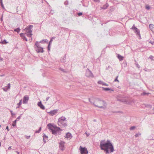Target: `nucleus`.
I'll use <instances>...</instances> for the list:
<instances>
[{"label":"nucleus","instance_id":"nucleus-7","mask_svg":"<svg viewBox=\"0 0 154 154\" xmlns=\"http://www.w3.org/2000/svg\"><path fill=\"white\" fill-rule=\"evenodd\" d=\"M85 75L87 77H93L92 72L88 69L86 70Z\"/></svg>","mask_w":154,"mask_h":154},{"label":"nucleus","instance_id":"nucleus-21","mask_svg":"<svg viewBox=\"0 0 154 154\" xmlns=\"http://www.w3.org/2000/svg\"><path fill=\"white\" fill-rule=\"evenodd\" d=\"M122 102L126 104L128 102L127 100L125 99H122Z\"/></svg>","mask_w":154,"mask_h":154},{"label":"nucleus","instance_id":"nucleus-26","mask_svg":"<svg viewBox=\"0 0 154 154\" xmlns=\"http://www.w3.org/2000/svg\"><path fill=\"white\" fill-rule=\"evenodd\" d=\"M48 40L47 39H46L42 40L41 41H40V42H41L42 43H47L48 42Z\"/></svg>","mask_w":154,"mask_h":154},{"label":"nucleus","instance_id":"nucleus-48","mask_svg":"<svg viewBox=\"0 0 154 154\" xmlns=\"http://www.w3.org/2000/svg\"><path fill=\"white\" fill-rule=\"evenodd\" d=\"M10 112H11V114L12 115H15V114H14V113H13V112H12V111L11 110V111H10Z\"/></svg>","mask_w":154,"mask_h":154},{"label":"nucleus","instance_id":"nucleus-17","mask_svg":"<svg viewBox=\"0 0 154 154\" xmlns=\"http://www.w3.org/2000/svg\"><path fill=\"white\" fill-rule=\"evenodd\" d=\"M102 88L103 89V90L105 91H108L110 90H111L112 91H113V90L111 89V88Z\"/></svg>","mask_w":154,"mask_h":154},{"label":"nucleus","instance_id":"nucleus-60","mask_svg":"<svg viewBox=\"0 0 154 154\" xmlns=\"http://www.w3.org/2000/svg\"><path fill=\"white\" fill-rule=\"evenodd\" d=\"M55 38V37H52L51 39H52L53 40V39H54Z\"/></svg>","mask_w":154,"mask_h":154},{"label":"nucleus","instance_id":"nucleus-28","mask_svg":"<svg viewBox=\"0 0 154 154\" xmlns=\"http://www.w3.org/2000/svg\"><path fill=\"white\" fill-rule=\"evenodd\" d=\"M141 135V133H140L139 132H138L136 134H135V136L136 137H138L140 136Z\"/></svg>","mask_w":154,"mask_h":154},{"label":"nucleus","instance_id":"nucleus-13","mask_svg":"<svg viewBox=\"0 0 154 154\" xmlns=\"http://www.w3.org/2000/svg\"><path fill=\"white\" fill-rule=\"evenodd\" d=\"M25 34L23 33H21L20 34V36L21 37L22 39L23 40H25L27 41V38L25 37Z\"/></svg>","mask_w":154,"mask_h":154},{"label":"nucleus","instance_id":"nucleus-36","mask_svg":"<svg viewBox=\"0 0 154 154\" xmlns=\"http://www.w3.org/2000/svg\"><path fill=\"white\" fill-rule=\"evenodd\" d=\"M136 128V127L135 126H132L130 128V130H134V128Z\"/></svg>","mask_w":154,"mask_h":154},{"label":"nucleus","instance_id":"nucleus-29","mask_svg":"<svg viewBox=\"0 0 154 154\" xmlns=\"http://www.w3.org/2000/svg\"><path fill=\"white\" fill-rule=\"evenodd\" d=\"M41 129L42 128L41 127H40L38 130L35 131V133H39L41 131Z\"/></svg>","mask_w":154,"mask_h":154},{"label":"nucleus","instance_id":"nucleus-59","mask_svg":"<svg viewBox=\"0 0 154 154\" xmlns=\"http://www.w3.org/2000/svg\"><path fill=\"white\" fill-rule=\"evenodd\" d=\"M11 146L9 147L8 148V149H11Z\"/></svg>","mask_w":154,"mask_h":154},{"label":"nucleus","instance_id":"nucleus-56","mask_svg":"<svg viewBox=\"0 0 154 154\" xmlns=\"http://www.w3.org/2000/svg\"><path fill=\"white\" fill-rule=\"evenodd\" d=\"M4 42H5L6 43H7V42H6V41L5 40H4L2 42V44H4L5 43Z\"/></svg>","mask_w":154,"mask_h":154},{"label":"nucleus","instance_id":"nucleus-38","mask_svg":"<svg viewBox=\"0 0 154 154\" xmlns=\"http://www.w3.org/2000/svg\"><path fill=\"white\" fill-rule=\"evenodd\" d=\"M103 82L101 81H99L97 83L99 84H101L103 85Z\"/></svg>","mask_w":154,"mask_h":154},{"label":"nucleus","instance_id":"nucleus-42","mask_svg":"<svg viewBox=\"0 0 154 154\" xmlns=\"http://www.w3.org/2000/svg\"><path fill=\"white\" fill-rule=\"evenodd\" d=\"M10 83H9L8 84V86H6V88H8V89H9L10 88Z\"/></svg>","mask_w":154,"mask_h":154},{"label":"nucleus","instance_id":"nucleus-2","mask_svg":"<svg viewBox=\"0 0 154 154\" xmlns=\"http://www.w3.org/2000/svg\"><path fill=\"white\" fill-rule=\"evenodd\" d=\"M89 101L93 104L95 106L99 108H104L103 106H106V104L104 101L101 100L99 98L94 99L92 98L90 99L89 98Z\"/></svg>","mask_w":154,"mask_h":154},{"label":"nucleus","instance_id":"nucleus-16","mask_svg":"<svg viewBox=\"0 0 154 154\" xmlns=\"http://www.w3.org/2000/svg\"><path fill=\"white\" fill-rule=\"evenodd\" d=\"M66 56L65 55L61 59V61L62 63H65L66 62Z\"/></svg>","mask_w":154,"mask_h":154},{"label":"nucleus","instance_id":"nucleus-3","mask_svg":"<svg viewBox=\"0 0 154 154\" xmlns=\"http://www.w3.org/2000/svg\"><path fill=\"white\" fill-rule=\"evenodd\" d=\"M48 128L51 131L52 134L57 135L60 134V128L56 126H53L51 123L48 124L47 125Z\"/></svg>","mask_w":154,"mask_h":154},{"label":"nucleus","instance_id":"nucleus-49","mask_svg":"<svg viewBox=\"0 0 154 154\" xmlns=\"http://www.w3.org/2000/svg\"><path fill=\"white\" fill-rule=\"evenodd\" d=\"M136 65L137 67L138 68H139L140 67V66L139 65V64L138 63L136 64Z\"/></svg>","mask_w":154,"mask_h":154},{"label":"nucleus","instance_id":"nucleus-37","mask_svg":"<svg viewBox=\"0 0 154 154\" xmlns=\"http://www.w3.org/2000/svg\"><path fill=\"white\" fill-rule=\"evenodd\" d=\"M136 28H137L135 27V24H134L131 29H133V30H134V29H135Z\"/></svg>","mask_w":154,"mask_h":154},{"label":"nucleus","instance_id":"nucleus-33","mask_svg":"<svg viewBox=\"0 0 154 154\" xmlns=\"http://www.w3.org/2000/svg\"><path fill=\"white\" fill-rule=\"evenodd\" d=\"M21 104H22V100H20L19 103H18L17 104V105H18V107H17V108H19V106L20 105H21Z\"/></svg>","mask_w":154,"mask_h":154},{"label":"nucleus","instance_id":"nucleus-11","mask_svg":"<svg viewBox=\"0 0 154 154\" xmlns=\"http://www.w3.org/2000/svg\"><path fill=\"white\" fill-rule=\"evenodd\" d=\"M37 105L41 109H45V106L42 104L41 101L38 103Z\"/></svg>","mask_w":154,"mask_h":154},{"label":"nucleus","instance_id":"nucleus-10","mask_svg":"<svg viewBox=\"0 0 154 154\" xmlns=\"http://www.w3.org/2000/svg\"><path fill=\"white\" fill-rule=\"evenodd\" d=\"M58 110L55 109L54 110L52 111H51L48 112L50 115L53 116V115H55L56 113L57 112Z\"/></svg>","mask_w":154,"mask_h":154},{"label":"nucleus","instance_id":"nucleus-55","mask_svg":"<svg viewBox=\"0 0 154 154\" xmlns=\"http://www.w3.org/2000/svg\"><path fill=\"white\" fill-rule=\"evenodd\" d=\"M95 2H100V0H94Z\"/></svg>","mask_w":154,"mask_h":154},{"label":"nucleus","instance_id":"nucleus-40","mask_svg":"<svg viewBox=\"0 0 154 154\" xmlns=\"http://www.w3.org/2000/svg\"><path fill=\"white\" fill-rule=\"evenodd\" d=\"M33 26L32 25H29V26L28 27H27V28H28L29 29H31L32 28Z\"/></svg>","mask_w":154,"mask_h":154},{"label":"nucleus","instance_id":"nucleus-39","mask_svg":"<svg viewBox=\"0 0 154 154\" xmlns=\"http://www.w3.org/2000/svg\"><path fill=\"white\" fill-rule=\"evenodd\" d=\"M149 94V93H146L145 92H143V93L142 94V95H146V94H147V95H148Z\"/></svg>","mask_w":154,"mask_h":154},{"label":"nucleus","instance_id":"nucleus-61","mask_svg":"<svg viewBox=\"0 0 154 154\" xmlns=\"http://www.w3.org/2000/svg\"><path fill=\"white\" fill-rule=\"evenodd\" d=\"M85 134H86V135H87V136H88L89 135V134H87L86 133H85Z\"/></svg>","mask_w":154,"mask_h":154},{"label":"nucleus","instance_id":"nucleus-64","mask_svg":"<svg viewBox=\"0 0 154 154\" xmlns=\"http://www.w3.org/2000/svg\"><path fill=\"white\" fill-rule=\"evenodd\" d=\"M94 122H95L96 121V119H94Z\"/></svg>","mask_w":154,"mask_h":154},{"label":"nucleus","instance_id":"nucleus-51","mask_svg":"<svg viewBox=\"0 0 154 154\" xmlns=\"http://www.w3.org/2000/svg\"><path fill=\"white\" fill-rule=\"evenodd\" d=\"M50 44H48V50H50Z\"/></svg>","mask_w":154,"mask_h":154},{"label":"nucleus","instance_id":"nucleus-18","mask_svg":"<svg viewBox=\"0 0 154 154\" xmlns=\"http://www.w3.org/2000/svg\"><path fill=\"white\" fill-rule=\"evenodd\" d=\"M117 57L120 61H122L123 60V57L120 54H118Z\"/></svg>","mask_w":154,"mask_h":154},{"label":"nucleus","instance_id":"nucleus-62","mask_svg":"<svg viewBox=\"0 0 154 154\" xmlns=\"http://www.w3.org/2000/svg\"><path fill=\"white\" fill-rule=\"evenodd\" d=\"M2 17H1V21H2Z\"/></svg>","mask_w":154,"mask_h":154},{"label":"nucleus","instance_id":"nucleus-53","mask_svg":"<svg viewBox=\"0 0 154 154\" xmlns=\"http://www.w3.org/2000/svg\"><path fill=\"white\" fill-rule=\"evenodd\" d=\"M20 116H18L16 120H17V121L18 120H19L20 119Z\"/></svg>","mask_w":154,"mask_h":154},{"label":"nucleus","instance_id":"nucleus-19","mask_svg":"<svg viewBox=\"0 0 154 154\" xmlns=\"http://www.w3.org/2000/svg\"><path fill=\"white\" fill-rule=\"evenodd\" d=\"M26 29V33H32V30L31 29H29L27 27L25 29Z\"/></svg>","mask_w":154,"mask_h":154},{"label":"nucleus","instance_id":"nucleus-54","mask_svg":"<svg viewBox=\"0 0 154 154\" xmlns=\"http://www.w3.org/2000/svg\"><path fill=\"white\" fill-rule=\"evenodd\" d=\"M6 129H7L8 130V131H9V129H8V126H7Z\"/></svg>","mask_w":154,"mask_h":154},{"label":"nucleus","instance_id":"nucleus-50","mask_svg":"<svg viewBox=\"0 0 154 154\" xmlns=\"http://www.w3.org/2000/svg\"><path fill=\"white\" fill-rule=\"evenodd\" d=\"M49 98H50L49 97H47L46 99V101H47L49 99Z\"/></svg>","mask_w":154,"mask_h":154},{"label":"nucleus","instance_id":"nucleus-46","mask_svg":"<svg viewBox=\"0 0 154 154\" xmlns=\"http://www.w3.org/2000/svg\"><path fill=\"white\" fill-rule=\"evenodd\" d=\"M78 16H80L82 14V12H79L78 14Z\"/></svg>","mask_w":154,"mask_h":154},{"label":"nucleus","instance_id":"nucleus-45","mask_svg":"<svg viewBox=\"0 0 154 154\" xmlns=\"http://www.w3.org/2000/svg\"><path fill=\"white\" fill-rule=\"evenodd\" d=\"M110 68H111V69H112L111 67L108 66V67H106V69L107 70H109V69Z\"/></svg>","mask_w":154,"mask_h":154},{"label":"nucleus","instance_id":"nucleus-41","mask_svg":"<svg viewBox=\"0 0 154 154\" xmlns=\"http://www.w3.org/2000/svg\"><path fill=\"white\" fill-rule=\"evenodd\" d=\"M149 58L151 59H152V60H153V58H154V57H153L152 55H150L149 57Z\"/></svg>","mask_w":154,"mask_h":154},{"label":"nucleus","instance_id":"nucleus-1","mask_svg":"<svg viewBox=\"0 0 154 154\" xmlns=\"http://www.w3.org/2000/svg\"><path fill=\"white\" fill-rule=\"evenodd\" d=\"M100 147L101 149L104 150L106 154L109 153V149H110L111 152H113L114 151L113 146L110 141L108 140L106 142L104 140H101L100 142Z\"/></svg>","mask_w":154,"mask_h":154},{"label":"nucleus","instance_id":"nucleus-5","mask_svg":"<svg viewBox=\"0 0 154 154\" xmlns=\"http://www.w3.org/2000/svg\"><path fill=\"white\" fill-rule=\"evenodd\" d=\"M38 42H36L35 43V48L36 51L38 52L43 53L44 51L43 48L40 47L38 43Z\"/></svg>","mask_w":154,"mask_h":154},{"label":"nucleus","instance_id":"nucleus-15","mask_svg":"<svg viewBox=\"0 0 154 154\" xmlns=\"http://www.w3.org/2000/svg\"><path fill=\"white\" fill-rule=\"evenodd\" d=\"M43 140L45 143L46 140H48V137L46 136L45 134H44L43 135Z\"/></svg>","mask_w":154,"mask_h":154},{"label":"nucleus","instance_id":"nucleus-22","mask_svg":"<svg viewBox=\"0 0 154 154\" xmlns=\"http://www.w3.org/2000/svg\"><path fill=\"white\" fill-rule=\"evenodd\" d=\"M71 135V134L70 133H68L66 134V137L67 138H69L70 137Z\"/></svg>","mask_w":154,"mask_h":154},{"label":"nucleus","instance_id":"nucleus-58","mask_svg":"<svg viewBox=\"0 0 154 154\" xmlns=\"http://www.w3.org/2000/svg\"><path fill=\"white\" fill-rule=\"evenodd\" d=\"M30 137V136H27V137H26V138L27 139H29V137Z\"/></svg>","mask_w":154,"mask_h":154},{"label":"nucleus","instance_id":"nucleus-35","mask_svg":"<svg viewBox=\"0 0 154 154\" xmlns=\"http://www.w3.org/2000/svg\"><path fill=\"white\" fill-rule=\"evenodd\" d=\"M118 76H116V78L114 80V82H119V80H118Z\"/></svg>","mask_w":154,"mask_h":154},{"label":"nucleus","instance_id":"nucleus-14","mask_svg":"<svg viewBox=\"0 0 154 154\" xmlns=\"http://www.w3.org/2000/svg\"><path fill=\"white\" fill-rule=\"evenodd\" d=\"M134 32L136 33L137 35H138L140 37V30H139L137 28H136L135 29H134Z\"/></svg>","mask_w":154,"mask_h":154},{"label":"nucleus","instance_id":"nucleus-4","mask_svg":"<svg viewBox=\"0 0 154 154\" xmlns=\"http://www.w3.org/2000/svg\"><path fill=\"white\" fill-rule=\"evenodd\" d=\"M58 124L61 127H65L67 126V123L66 118L63 116L59 118L58 120Z\"/></svg>","mask_w":154,"mask_h":154},{"label":"nucleus","instance_id":"nucleus-23","mask_svg":"<svg viewBox=\"0 0 154 154\" xmlns=\"http://www.w3.org/2000/svg\"><path fill=\"white\" fill-rule=\"evenodd\" d=\"M149 28L151 30H152L153 28H154V25L152 24H150L149 25Z\"/></svg>","mask_w":154,"mask_h":154},{"label":"nucleus","instance_id":"nucleus-32","mask_svg":"<svg viewBox=\"0 0 154 154\" xmlns=\"http://www.w3.org/2000/svg\"><path fill=\"white\" fill-rule=\"evenodd\" d=\"M59 69L63 72L66 73V71L63 69L61 68H59Z\"/></svg>","mask_w":154,"mask_h":154},{"label":"nucleus","instance_id":"nucleus-9","mask_svg":"<svg viewBox=\"0 0 154 154\" xmlns=\"http://www.w3.org/2000/svg\"><path fill=\"white\" fill-rule=\"evenodd\" d=\"M29 100V97L28 95H25L23 98V104L27 103Z\"/></svg>","mask_w":154,"mask_h":154},{"label":"nucleus","instance_id":"nucleus-24","mask_svg":"<svg viewBox=\"0 0 154 154\" xmlns=\"http://www.w3.org/2000/svg\"><path fill=\"white\" fill-rule=\"evenodd\" d=\"M20 30V29L19 28H18L17 29H14V31L15 32H17L18 33H19Z\"/></svg>","mask_w":154,"mask_h":154},{"label":"nucleus","instance_id":"nucleus-52","mask_svg":"<svg viewBox=\"0 0 154 154\" xmlns=\"http://www.w3.org/2000/svg\"><path fill=\"white\" fill-rule=\"evenodd\" d=\"M122 99H117V100L120 102H122Z\"/></svg>","mask_w":154,"mask_h":154},{"label":"nucleus","instance_id":"nucleus-12","mask_svg":"<svg viewBox=\"0 0 154 154\" xmlns=\"http://www.w3.org/2000/svg\"><path fill=\"white\" fill-rule=\"evenodd\" d=\"M25 35H26L27 36L30 37L31 38L29 39V40L31 42L32 40V33H24Z\"/></svg>","mask_w":154,"mask_h":154},{"label":"nucleus","instance_id":"nucleus-27","mask_svg":"<svg viewBox=\"0 0 154 154\" xmlns=\"http://www.w3.org/2000/svg\"><path fill=\"white\" fill-rule=\"evenodd\" d=\"M0 1L1 7L2 8H3L4 9L5 8L2 3V0H0Z\"/></svg>","mask_w":154,"mask_h":154},{"label":"nucleus","instance_id":"nucleus-6","mask_svg":"<svg viewBox=\"0 0 154 154\" xmlns=\"http://www.w3.org/2000/svg\"><path fill=\"white\" fill-rule=\"evenodd\" d=\"M79 150L81 154H88V153L87 149L85 147H83L80 146L79 147Z\"/></svg>","mask_w":154,"mask_h":154},{"label":"nucleus","instance_id":"nucleus-47","mask_svg":"<svg viewBox=\"0 0 154 154\" xmlns=\"http://www.w3.org/2000/svg\"><path fill=\"white\" fill-rule=\"evenodd\" d=\"M52 41H53V40L51 38V39H50V40L49 42V44L50 45L52 43Z\"/></svg>","mask_w":154,"mask_h":154},{"label":"nucleus","instance_id":"nucleus-25","mask_svg":"<svg viewBox=\"0 0 154 154\" xmlns=\"http://www.w3.org/2000/svg\"><path fill=\"white\" fill-rule=\"evenodd\" d=\"M17 121V120H15L14 122H13L12 125L13 126H16V123Z\"/></svg>","mask_w":154,"mask_h":154},{"label":"nucleus","instance_id":"nucleus-57","mask_svg":"<svg viewBox=\"0 0 154 154\" xmlns=\"http://www.w3.org/2000/svg\"><path fill=\"white\" fill-rule=\"evenodd\" d=\"M67 3H68V2H67L66 1L65 2H64V4L65 5H67Z\"/></svg>","mask_w":154,"mask_h":154},{"label":"nucleus","instance_id":"nucleus-63","mask_svg":"<svg viewBox=\"0 0 154 154\" xmlns=\"http://www.w3.org/2000/svg\"><path fill=\"white\" fill-rule=\"evenodd\" d=\"M16 152L17 153V154H19V152H18L17 151H16Z\"/></svg>","mask_w":154,"mask_h":154},{"label":"nucleus","instance_id":"nucleus-43","mask_svg":"<svg viewBox=\"0 0 154 154\" xmlns=\"http://www.w3.org/2000/svg\"><path fill=\"white\" fill-rule=\"evenodd\" d=\"M103 85H105L106 86H108L109 85L108 84H106V83L105 82H103Z\"/></svg>","mask_w":154,"mask_h":154},{"label":"nucleus","instance_id":"nucleus-20","mask_svg":"<svg viewBox=\"0 0 154 154\" xmlns=\"http://www.w3.org/2000/svg\"><path fill=\"white\" fill-rule=\"evenodd\" d=\"M109 6V5L107 3H106L105 5H103V7H102V8L104 9H105L107 8Z\"/></svg>","mask_w":154,"mask_h":154},{"label":"nucleus","instance_id":"nucleus-44","mask_svg":"<svg viewBox=\"0 0 154 154\" xmlns=\"http://www.w3.org/2000/svg\"><path fill=\"white\" fill-rule=\"evenodd\" d=\"M146 8L147 10H149L150 9V7L148 6H146Z\"/></svg>","mask_w":154,"mask_h":154},{"label":"nucleus","instance_id":"nucleus-34","mask_svg":"<svg viewBox=\"0 0 154 154\" xmlns=\"http://www.w3.org/2000/svg\"><path fill=\"white\" fill-rule=\"evenodd\" d=\"M3 89L4 91H7L9 89L8 88H6V87L3 88Z\"/></svg>","mask_w":154,"mask_h":154},{"label":"nucleus","instance_id":"nucleus-8","mask_svg":"<svg viewBox=\"0 0 154 154\" xmlns=\"http://www.w3.org/2000/svg\"><path fill=\"white\" fill-rule=\"evenodd\" d=\"M64 143L65 142L63 141H61L59 143V148L62 151L65 149Z\"/></svg>","mask_w":154,"mask_h":154},{"label":"nucleus","instance_id":"nucleus-30","mask_svg":"<svg viewBox=\"0 0 154 154\" xmlns=\"http://www.w3.org/2000/svg\"><path fill=\"white\" fill-rule=\"evenodd\" d=\"M41 129L42 128L41 127H40L38 130L35 131V133H39L41 131Z\"/></svg>","mask_w":154,"mask_h":154},{"label":"nucleus","instance_id":"nucleus-31","mask_svg":"<svg viewBox=\"0 0 154 154\" xmlns=\"http://www.w3.org/2000/svg\"><path fill=\"white\" fill-rule=\"evenodd\" d=\"M41 129L42 128L41 127H40L38 130L35 131V133H39L41 131Z\"/></svg>","mask_w":154,"mask_h":154}]
</instances>
